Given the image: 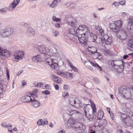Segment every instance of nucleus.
I'll list each match as a JSON object with an SVG mask.
<instances>
[{"instance_id":"f257e3e1","label":"nucleus","mask_w":133,"mask_h":133,"mask_svg":"<svg viewBox=\"0 0 133 133\" xmlns=\"http://www.w3.org/2000/svg\"><path fill=\"white\" fill-rule=\"evenodd\" d=\"M90 103L91 105L89 104H84L83 113L88 119L91 120L94 118L93 114L96 112V107L93 102H91Z\"/></svg>"},{"instance_id":"f03ea898","label":"nucleus","mask_w":133,"mask_h":133,"mask_svg":"<svg viewBox=\"0 0 133 133\" xmlns=\"http://www.w3.org/2000/svg\"><path fill=\"white\" fill-rule=\"evenodd\" d=\"M132 92L133 94V87L128 89L122 87L119 89L118 96L122 97H124L127 99H130L129 101L131 102L133 99Z\"/></svg>"},{"instance_id":"7ed1b4c3","label":"nucleus","mask_w":133,"mask_h":133,"mask_svg":"<svg viewBox=\"0 0 133 133\" xmlns=\"http://www.w3.org/2000/svg\"><path fill=\"white\" fill-rule=\"evenodd\" d=\"M77 27H75V26H72L69 29V34L72 35L76 34L77 36L79 33L80 34H82L83 32H87V33H85V35H87L88 33V27L86 25H83L79 26L77 29H76V28Z\"/></svg>"},{"instance_id":"20e7f679","label":"nucleus","mask_w":133,"mask_h":133,"mask_svg":"<svg viewBox=\"0 0 133 133\" xmlns=\"http://www.w3.org/2000/svg\"><path fill=\"white\" fill-rule=\"evenodd\" d=\"M123 25L121 20H117L113 23H111L109 25V27L111 30L114 33H116L119 31V28Z\"/></svg>"},{"instance_id":"39448f33","label":"nucleus","mask_w":133,"mask_h":133,"mask_svg":"<svg viewBox=\"0 0 133 133\" xmlns=\"http://www.w3.org/2000/svg\"><path fill=\"white\" fill-rule=\"evenodd\" d=\"M14 32L12 29L6 28L0 30V35L3 38L9 37Z\"/></svg>"},{"instance_id":"423d86ee","label":"nucleus","mask_w":133,"mask_h":133,"mask_svg":"<svg viewBox=\"0 0 133 133\" xmlns=\"http://www.w3.org/2000/svg\"><path fill=\"white\" fill-rule=\"evenodd\" d=\"M24 52L21 51L17 50L15 51L13 54L14 58L13 61L16 62L18 61L19 60L23 59L24 57Z\"/></svg>"},{"instance_id":"0eeeda50","label":"nucleus","mask_w":133,"mask_h":133,"mask_svg":"<svg viewBox=\"0 0 133 133\" xmlns=\"http://www.w3.org/2000/svg\"><path fill=\"white\" fill-rule=\"evenodd\" d=\"M88 33L87 35H85L86 32H84L83 31L82 34L79 33L77 35V36L78 37L79 41V42L82 44L84 45H86L87 43L86 42V38L87 36L90 34V30L89 28L88 27ZM87 32H86V33Z\"/></svg>"},{"instance_id":"6e6552de","label":"nucleus","mask_w":133,"mask_h":133,"mask_svg":"<svg viewBox=\"0 0 133 133\" xmlns=\"http://www.w3.org/2000/svg\"><path fill=\"white\" fill-rule=\"evenodd\" d=\"M69 102L72 106L77 108H80L82 106V104L81 102L75 98L70 97L69 98Z\"/></svg>"},{"instance_id":"1a4fd4ad","label":"nucleus","mask_w":133,"mask_h":133,"mask_svg":"<svg viewBox=\"0 0 133 133\" xmlns=\"http://www.w3.org/2000/svg\"><path fill=\"white\" fill-rule=\"evenodd\" d=\"M65 22L66 23L72 26L77 27L78 26L77 22L75 20H73L70 16H69L68 17L67 16L65 17Z\"/></svg>"},{"instance_id":"9d476101","label":"nucleus","mask_w":133,"mask_h":133,"mask_svg":"<svg viewBox=\"0 0 133 133\" xmlns=\"http://www.w3.org/2000/svg\"><path fill=\"white\" fill-rule=\"evenodd\" d=\"M10 55V52L6 49H3L0 46V58L5 59L9 57Z\"/></svg>"},{"instance_id":"9b49d317","label":"nucleus","mask_w":133,"mask_h":133,"mask_svg":"<svg viewBox=\"0 0 133 133\" xmlns=\"http://www.w3.org/2000/svg\"><path fill=\"white\" fill-rule=\"evenodd\" d=\"M46 61L48 64L53 69L56 70L58 69V66L57 63L54 61L51 57H49L46 59Z\"/></svg>"},{"instance_id":"f8f14e48","label":"nucleus","mask_w":133,"mask_h":133,"mask_svg":"<svg viewBox=\"0 0 133 133\" xmlns=\"http://www.w3.org/2000/svg\"><path fill=\"white\" fill-rule=\"evenodd\" d=\"M38 51L41 54H43L45 55L49 56L50 54L49 49L43 45L39 46L37 49Z\"/></svg>"},{"instance_id":"ddd939ff","label":"nucleus","mask_w":133,"mask_h":133,"mask_svg":"<svg viewBox=\"0 0 133 133\" xmlns=\"http://www.w3.org/2000/svg\"><path fill=\"white\" fill-rule=\"evenodd\" d=\"M126 116L127 115L125 114H122L121 117L127 126H130L131 125V122H132V120L130 117H126Z\"/></svg>"},{"instance_id":"4468645a","label":"nucleus","mask_w":133,"mask_h":133,"mask_svg":"<svg viewBox=\"0 0 133 133\" xmlns=\"http://www.w3.org/2000/svg\"><path fill=\"white\" fill-rule=\"evenodd\" d=\"M119 33L118 37L119 38L121 39V41L123 42L124 40L126 39L127 37V35L125 31L124 30H120L118 32Z\"/></svg>"},{"instance_id":"2eb2a0df","label":"nucleus","mask_w":133,"mask_h":133,"mask_svg":"<svg viewBox=\"0 0 133 133\" xmlns=\"http://www.w3.org/2000/svg\"><path fill=\"white\" fill-rule=\"evenodd\" d=\"M21 0H14L10 3L7 8L8 10L10 11H12L15 10V7L19 3Z\"/></svg>"},{"instance_id":"dca6fc26","label":"nucleus","mask_w":133,"mask_h":133,"mask_svg":"<svg viewBox=\"0 0 133 133\" xmlns=\"http://www.w3.org/2000/svg\"><path fill=\"white\" fill-rule=\"evenodd\" d=\"M58 74L59 75L67 78H72V76L70 72H62L59 71L58 72Z\"/></svg>"},{"instance_id":"f3484780","label":"nucleus","mask_w":133,"mask_h":133,"mask_svg":"<svg viewBox=\"0 0 133 133\" xmlns=\"http://www.w3.org/2000/svg\"><path fill=\"white\" fill-rule=\"evenodd\" d=\"M78 122L74 119L70 118L68 121L67 125L69 127H72L74 128Z\"/></svg>"},{"instance_id":"a211bd4d","label":"nucleus","mask_w":133,"mask_h":133,"mask_svg":"<svg viewBox=\"0 0 133 133\" xmlns=\"http://www.w3.org/2000/svg\"><path fill=\"white\" fill-rule=\"evenodd\" d=\"M87 37L88 38V41L90 42H95L97 39L96 35L90 32V34L87 36Z\"/></svg>"},{"instance_id":"6ab92c4d","label":"nucleus","mask_w":133,"mask_h":133,"mask_svg":"<svg viewBox=\"0 0 133 133\" xmlns=\"http://www.w3.org/2000/svg\"><path fill=\"white\" fill-rule=\"evenodd\" d=\"M74 128L78 131L79 132V131H83V130L85 129V127L81 123L78 122L77 123L76 126Z\"/></svg>"},{"instance_id":"aec40b11","label":"nucleus","mask_w":133,"mask_h":133,"mask_svg":"<svg viewBox=\"0 0 133 133\" xmlns=\"http://www.w3.org/2000/svg\"><path fill=\"white\" fill-rule=\"evenodd\" d=\"M34 97L32 96L31 97L29 95H26L22 97L21 100L23 102H28L30 101L31 102L32 100L34 99Z\"/></svg>"},{"instance_id":"412c9836","label":"nucleus","mask_w":133,"mask_h":133,"mask_svg":"<svg viewBox=\"0 0 133 133\" xmlns=\"http://www.w3.org/2000/svg\"><path fill=\"white\" fill-rule=\"evenodd\" d=\"M95 30L98 35L100 36H103L104 35V30L102 29L100 26L97 25L95 26Z\"/></svg>"},{"instance_id":"4be33fe9","label":"nucleus","mask_w":133,"mask_h":133,"mask_svg":"<svg viewBox=\"0 0 133 133\" xmlns=\"http://www.w3.org/2000/svg\"><path fill=\"white\" fill-rule=\"evenodd\" d=\"M26 34L29 36H33L35 34L34 30L31 28L29 27L26 31Z\"/></svg>"},{"instance_id":"5701e85b","label":"nucleus","mask_w":133,"mask_h":133,"mask_svg":"<svg viewBox=\"0 0 133 133\" xmlns=\"http://www.w3.org/2000/svg\"><path fill=\"white\" fill-rule=\"evenodd\" d=\"M42 58L40 55L34 56L32 57V59L33 61L36 63L40 62L42 61Z\"/></svg>"},{"instance_id":"b1692460","label":"nucleus","mask_w":133,"mask_h":133,"mask_svg":"<svg viewBox=\"0 0 133 133\" xmlns=\"http://www.w3.org/2000/svg\"><path fill=\"white\" fill-rule=\"evenodd\" d=\"M99 44L100 46L105 47L106 48H108V45L107 44L106 40L104 38V37L102 38H100L99 42Z\"/></svg>"},{"instance_id":"393cba45","label":"nucleus","mask_w":133,"mask_h":133,"mask_svg":"<svg viewBox=\"0 0 133 133\" xmlns=\"http://www.w3.org/2000/svg\"><path fill=\"white\" fill-rule=\"evenodd\" d=\"M127 29L130 30L133 28V18L128 19L127 21Z\"/></svg>"},{"instance_id":"a878e982","label":"nucleus","mask_w":133,"mask_h":133,"mask_svg":"<svg viewBox=\"0 0 133 133\" xmlns=\"http://www.w3.org/2000/svg\"><path fill=\"white\" fill-rule=\"evenodd\" d=\"M104 38L106 40L108 48L110 47L112 41L111 38L109 37L107 35H105L104 36Z\"/></svg>"},{"instance_id":"bb28decb","label":"nucleus","mask_w":133,"mask_h":133,"mask_svg":"<svg viewBox=\"0 0 133 133\" xmlns=\"http://www.w3.org/2000/svg\"><path fill=\"white\" fill-rule=\"evenodd\" d=\"M31 102L32 106L35 108L38 107L40 105V102L35 99L34 97V99L32 100Z\"/></svg>"},{"instance_id":"cd10ccee","label":"nucleus","mask_w":133,"mask_h":133,"mask_svg":"<svg viewBox=\"0 0 133 133\" xmlns=\"http://www.w3.org/2000/svg\"><path fill=\"white\" fill-rule=\"evenodd\" d=\"M88 52L90 54H93L97 51V48L93 46L89 47H88Z\"/></svg>"},{"instance_id":"c85d7f7f","label":"nucleus","mask_w":133,"mask_h":133,"mask_svg":"<svg viewBox=\"0 0 133 133\" xmlns=\"http://www.w3.org/2000/svg\"><path fill=\"white\" fill-rule=\"evenodd\" d=\"M61 0H53L51 4H48L52 8H54L56 6L59 4Z\"/></svg>"},{"instance_id":"c756f323","label":"nucleus","mask_w":133,"mask_h":133,"mask_svg":"<svg viewBox=\"0 0 133 133\" xmlns=\"http://www.w3.org/2000/svg\"><path fill=\"white\" fill-rule=\"evenodd\" d=\"M70 115L72 116H75L76 117L81 115V114L76 110H74L70 112Z\"/></svg>"},{"instance_id":"7c9ffc66","label":"nucleus","mask_w":133,"mask_h":133,"mask_svg":"<svg viewBox=\"0 0 133 133\" xmlns=\"http://www.w3.org/2000/svg\"><path fill=\"white\" fill-rule=\"evenodd\" d=\"M52 79L56 83H60L61 81V79L60 78L54 75L52 76Z\"/></svg>"},{"instance_id":"2f4dec72","label":"nucleus","mask_w":133,"mask_h":133,"mask_svg":"<svg viewBox=\"0 0 133 133\" xmlns=\"http://www.w3.org/2000/svg\"><path fill=\"white\" fill-rule=\"evenodd\" d=\"M127 47L133 48V38H131L128 41L127 43Z\"/></svg>"},{"instance_id":"473e14b6","label":"nucleus","mask_w":133,"mask_h":133,"mask_svg":"<svg viewBox=\"0 0 133 133\" xmlns=\"http://www.w3.org/2000/svg\"><path fill=\"white\" fill-rule=\"evenodd\" d=\"M68 62V65L70 66V67L71 68V69L74 71L77 72L78 71V69L75 66H73V64L70 63L69 60L67 61Z\"/></svg>"},{"instance_id":"72a5a7b5","label":"nucleus","mask_w":133,"mask_h":133,"mask_svg":"<svg viewBox=\"0 0 133 133\" xmlns=\"http://www.w3.org/2000/svg\"><path fill=\"white\" fill-rule=\"evenodd\" d=\"M113 63V65H122V61L120 60H114L112 61L111 63Z\"/></svg>"},{"instance_id":"f704fd0d","label":"nucleus","mask_w":133,"mask_h":133,"mask_svg":"<svg viewBox=\"0 0 133 133\" xmlns=\"http://www.w3.org/2000/svg\"><path fill=\"white\" fill-rule=\"evenodd\" d=\"M58 54L54 53L52 55L50 56V57L54 61H55L57 63V61L56 59H57Z\"/></svg>"},{"instance_id":"c9c22d12","label":"nucleus","mask_w":133,"mask_h":133,"mask_svg":"<svg viewBox=\"0 0 133 133\" xmlns=\"http://www.w3.org/2000/svg\"><path fill=\"white\" fill-rule=\"evenodd\" d=\"M104 114L102 111H99L97 114V119H102L103 117Z\"/></svg>"},{"instance_id":"e433bc0d","label":"nucleus","mask_w":133,"mask_h":133,"mask_svg":"<svg viewBox=\"0 0 133 133\" xmlns=\"http://www.w3.org/2000/svg\"><path fill=\"white\" fill-rule=\"evenodd\" d=\"M89 63H90L94 67H98L101 70V67L97 63H96V64H95L91 61L90 60H89L88 62H87V64L89 65Z\"/></svg>"},{"instance_id":"4c0bfd02","label":"nucleus","mask_w":133,"mask_h":133,"mask_svg":"<svg viewBox=\"0 0 133 133\" xmlns=\"http://www.w3.org/2000/svg\"><path fill=\"white\" fill-rule=\"evenodd\" d=\"M52 18L53 21L56 22H59L61 20L60 18L56 17L55 16H52Z\"/></svg>"},{"instance_id":"58836bf2","label":"nucleus","mask_w":133,"mask_h":133,"mask_svg":"<svg viewBox=\"0 0 133 133\" xmlns=\"http://www.w3.org/2000/svg\"><path fill=\"white\" fill-rule=\"evenodd\" d=\"M94 83L97 84H99L100 83V80L97 78L94 77L93 79Z\"/></svg>"},{"instance_id":"ea45409f","label":"nucleus","mask_w":133,"mask_h":133,"mask_svg":"<svg viewBox=\"0 0 133 133\" xmlns=\"http://www.w3.org/2000/svg\"><path fill=\"white\" fill-rule=\"evenodd\" d=\"M65 38L67 40H70L72 39V36L71 34L68 33L66 35Z\"/></svg>"},{"instance_id":"a19ab883","label":"nucleus","mask_w":133,"mask_h":133,"mask_svg":"<svg viewBox=\"0 0 133 133\" xmlns=\"http://www.w3.org/2000/svg\"><path fill=\"white\" fill-rule=\"evenodd\" d=\"M123 65H120L118 68V70L117 71L118 72H122L123 70Z\"/></svg>"},{"instance_id":"79ce46f5","label":"nucleus","mask_w":133,"mask_h":133,"mask_svg":"<svg viewBox=\"0 0 133 133\" xmlns=\"http://www.w3.org/2000/svg\"><path fill=\"white\" fill-rule=\"evenodd\" d=\"M6 8H3L0 9V12L2 14H4L6 12Z\"/></svg>"},{"instance_id":"37998d69","label":"nucleus","mask_w":133,"mask_h":133,"mask_svg":"<svg viewBox=\"0 0 133 133\" xmlns=\"http://www.w3.org/2000/svg\"><path fill=\"white\" fill-rule=\"evenodd\" d=\"M100 123H102V125L103 126H105L107 124V121L105 119H103L100 121Z\"/></svg>"},{"instance_id":"c03bdc74","label":"nucleus","mask_w":133,"mask_h":133,"mask_svg":"<svg viewBox=\"0 0 133 133\" xmlns=\"http://www.w3.org/2000/svg\"><path fill=\"white\" fill-rule=\"evenodd\" d=\"M124 105L126 107L128 108H130L131 107V104L127 102Z\"/></svg>"},{"instance_id":"a18cd8bd","label":"nucleus","mask_w":133,"mask_h":133,"mask_svg":"<svg viewBox=\"0 0 133 133\" xmlns=\"http://www.w3.org/2000/svg\"><path fill=\"white\" fill-rule=\"evenodd\" d=\"M43 120L42 119H39L38 120L37 122V124L39 126H40L42 125V123Z\"/></svg>"},{"instance_id":"49530a36","label":"nucleus","mask_w":133,"mask_h":133,"mask_svg":"<svg viewBox=\"0 0 133 133\" xmlns=\"http://www.w3.org/2000/svg\"><path fill=\"white\" fill-rule=\"evenodd\" d=\"M103 52L104 54L105 55H109L110 54L109 52L107 50H104L103 51Z\"/></svg>"},{"instance_id":"de8ad7c7","label":"nucleus","mask_w":133,"mask_h":133,"mask_svg":"<svg viewBox=\"0 0 133 133\" xmlns=\"http://www.w3.org/2000/svg\"><path fill=\"white\" fill-rule=\"evenodd\" d=\"M54 35L55 37H57L58 36V31H54L53 32Z\"/></svg>"},{"instance_id":"09e8293b","label":"nucleus","mask_w":133,"mask_h":133,"mask_svg":"<svg viewBox=\"0 0 133 133\" xmlns=\"http://www.w3.org/2000/svg\"><path fill=\"white\" fill-rule=\"evenodd\" d=\"M69 95L66 92H64L63 93V96L64 98H66L67 96H68Z\"/></svg>"},{"instance_id":"8fccbe9b","label":"nucleus","mask_w":133,"mask_h":133,"mask_svg":"<svg viewBox=\"0 0 133 133\" xmlns=\"http://www.w3.org/2000/svg\"><path fill=\"white\" fill-rule=\"evenodd\" d=\"M42 93L46 95H49L50 94V92L47 90H46L42 91Z\"/></svg>"},{"instance_id":"3c124183","label":"nucleus","mask_w":133,"mask_h":133,"mask_svg":"<svg viewBox=\"0 0 133 133\" xmlns=\"http://www.w3.org/2000/svg\"><path fill=\"white\" fill-rule=\"evenodd\" d=\"M119 3L117 2H115L112 4V5H114L115 7H117L119 6Z\"/></svg>"},{"instance_id":"603ef678","label":"nucleus","mask_w":133,"mask_h":133,"mask_svg":"<svg viewBox=\"0 0 133 133\" xmlns=\"http://www.w3.org/2000/svg\"><path fill=\"white\" fill-rule=\"evenodd\" d=\"M94 54H95V57H94V58L96 59L98 57L99 55L100 54H99V53L97 52V51Z\"/></svg>"},{"instance_id":"864d4df0","label":"nucleus","mask_w":133,"mask_h":133,"mask_svg":"<svg viewBox=\"0 0 133 133\" xmlns=\"http://www.w3.org/2000/svg\"><path fill=\"white\" fill-rule=\"evenodd\" d=\"M3 86L2 85H0V94H2L3 92Z\"/></svg>"},{"instance_id":"5fc2aeb1","label":"nucleus","mask_w":133,"mask_h":133,"mask_svg":"<svg viewBox=\"0 0 133 133\" xmlns=\"http://www.w3.org/2000/svg\"><path fill=\"white\" fill-rule=\"evenodd\" d=\"M48 123V121L47 120H45L44 121L43 120L42 123V125H44L45 124H47Z\"/></svg>"},{"instance_id":"6e6d98bb","label":"nucleus","mask_w":133,"mask_h":133,"mask_svg":"<svg viewBox=\"0 0 133 133\" xmlns=\"http://www.w3.org/2000/svg\"><path fill=\"white\" fill-rule=\"evenodd\" d=\"M114 68L117 70L116 71L118 70V68L120 66L117 65H113Z\"/></svg>"},{"instance_id":"4d7b16f0","label":"nucleus","mask_w":133,"mask_h":133,"mask_svg":"<svg viewBox=\"0 0 133 133\" xmlns=\"http://www.w3.org/2000/svg\"><path fill=\"white\" fill-rule=\"evenodd\" d=\"M6 75L7 76V79L8 80H9V70L7 69L6 70Z\"/></svg>"},{"instance_id":"13d9d810","label":"nucleus","mask_w":133,"mask_h":133,"mask_svg":"<svg viewBox=\"0 0 133 133\" xmlns=\"http://www.w3.org/2000/svg\"><path fill=\"white\" fill-rule=\"evenodd\" d=\"M119 4H120L121 5H123L125 4V2L124 1H123L119 2Z\"/></svg>"},{"instance_id":"bf43d9fd","label":"nucleus","mask_w":133,"mask_h":133,"mask_svg":"<svg viewBox=\"0 0 133 133\" xmlns=\"http://www.w3.org/2000/svg\"><path fill=\"white\" fill-rule=\"evenodd\" d=\"M55 89L57 90H58L59 89V87L57 84H56L54 86Z\"/></svg>"},{"instance_id":"052dcab7","label":"nucleus","mask_w":133,"mask_h":133,"mask_svg":"<svg viewBox=\"0 0 133 133\" xmlns=\"http://www.w3.org/2000/svg\"><path fill=\"white\" fill-rule=\"evenodd\" d=\"M55 25V27L57 28H59L60 27V25L59 23H56Z\"/></svg>"},{"instance_id":"680f3d73","label":"nucleus","mask_w":133,"mask_h":133,"mask_svg":"<svg viewBox=\"0 0 133 133\" xmlns=\"http://www.w3.org/2000/svg\"><path fill=\"white\" fill-rule=\"evenodd\" d=\"M8 131L9 132L11 133H12L13 132V131L12 130V129L11 128H8Z\"/></svg>"},{"instance_id":"e2e57ef3","label":"nucleus","mask_w":133,"mask_h":133,"mask_svg":"<svg viewBox=\"0 0 133 133\" xmlns=\"http://www.w3.org/2000/svg\"><path fill=\"white\" fill-rule=\"evenodd\" d=\"M110 116L111 118V119H112V120H114V117H113L114 114H113V113H110Z\"/></svg>"},{"instance_id":"0e129e2a","label":"nucleus","mask_w":133,"mask_h":133,"mask_svg":"<svg viewBox=\"0 0 133 133\" xmlns=\"http://www.w3.org/2000/svg\"><path fill=\"white\" fill-rule=\"evenodd\" d=\"M63 88L65 89H68V87L67 85H64L63 86Z\"/></svg>"},{"instance_id":"69168bd1","label":"nucleus","mask_w":133,"mask_h":133,"mask_svg":"<svg viewBox=\"0 0 133 133\" xmlns=\"http://www.w3.org/2000/svg\"><path fill=\"white\" fill-rule=\"evenodd\" d=\"M43 85V83H38L37 84V85L38 87H40L41 86V85Z\"/></svg>"},{"instance_id":"338daca9","label":"nucleus","mask_w":133,"mask_h":133,"mask_svg":"<svg viewBox=\"0 0 133 133\" xmlns=\"http://www.w3.org/2000/svg\"><path fill=\"white\" fill-rule=\"evenodd\" d=\"M128 57V55H125L123 56V58L124 59H127V58Z\"/></svg>"},{"instance_id":"774afa93","label":"nucleus","mask_w":133,"mask_h":133,"mask_svg":"<svg viewBox=\"0 0 133 133\" xmlns=\"http://www.w3.org/2000/svg\"><path fill=\"white\" fill-rule=\"evenodd\" d=\"M23 72V71L21 70L19 71H18L17 73V75H18V76H19Z\"/></svg>"}]
</instances>
